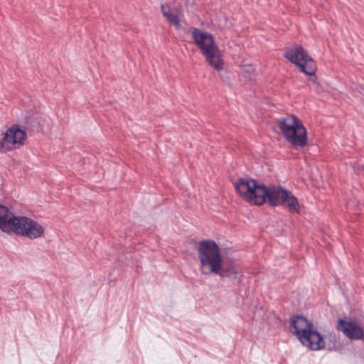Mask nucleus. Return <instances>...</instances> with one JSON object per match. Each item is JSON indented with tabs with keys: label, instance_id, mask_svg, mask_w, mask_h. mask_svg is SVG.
<instances>
[{
	"label": "nucleus",
	"instance_id": "obj_7",
	"mask_svg": "<svg viewBox=\"0 0 364 364\" xmlns=\"http://www.w3.org/2000/svg\"><path fill=\"white\" fill-rule=\"evenodd\" d=\"M26 138L25 128L18 125L11 126L2 134L0 139V152L6 154L20 149L25 144Z\"/></svg>",
	"mask_w": 364,
	"mask_h": 364
},
{
	"label": "nucleus",
	"instance_id": "obj_15",
	"mask_svg": "<svg viewBox=\"0 0 364 364\" xmlns=\"http://www.w3.org/2000/svg\"><path fill=\"white\" fill-rule=\"evenodd\" d=\"M240 68L241 74L244 78L249 81L255 80L256 76V69L253 64L247 61H243L240 64Z\"/></svg>",
	"mask_w": 364,
	"mask_h": 364
},
{
	"label": "nucleus",
	"instance_id": "obj_19",
	"mask_svg": "<svg viewBox=\"0 0 364 364\" xmlns=\"http://www.w3.org/2000/svg\"><path fill=\"white\" fill-rule=\"evenodd\" d=\"M1 183H2V178H1V176H0V185L1 184Z\"/></svg>",
	"mask_w": 364,
	"mask_h": 364
},
{
	"label": "nucleus",
	"instance_id": "obj_2",
	"mask_svg": "<svg viewBox=\"0 0 364 364\" xmlns=\"http://www.w3.org/2000/svg\"><path fill=\"white\" fill-rule=\"evenodd\" d=\"M277 125L282 137L291 147L298 149L308 144L307 130L296 115L287 114L279 118Z\"/></svg>",
	"mask_w": 364,
	"mask_h": 364
},
{
	"label": "nucleus",
	"instance_id": "obj_4",
	"mask_svg": "<svg viewBox=\"0 0 364 364\" xmlns=\"http://www.w3.org/2000/svg\"><path fill=\"white\" fill-rule=\"evenodd\" d=\"M234 187L237 193L246 202L252 205H260L264 203L266 186L252 178H240L235 181Z\"/></svg>",
	"mask_w": 364,
	"mask_h": 364
},
{
	"label": "nucleus",
	"instance_id": "obj_14",
	"mask_svg": "<svg viewBox=\"0 0 364 364\" xmlns=\"http://www.w3.org/2000/svg\"><path fill=\"white\" fill-rule=\"evenodd\" d=\"M281 205L285 206L290 212L299 213L300 205L297 198L289 191L287 190Z\"/></svg>",
	"mask_w": 364,
	"mask_h": 364
},
{
	"label": "nucleus",
	"instance_id": "obj_9",
	"mask_svg": "<svg viewBox=\"0 0 364 364\" xmlns=\"http://www.w3.org/2000/svg\"><path fill=\"white\" fill-rule=\"evenodd\" d=\"M338 328L351 340L360 339L364 336L362 328L355 322L350 320L339 319Z\"/></svg>",
	"mask_w": 364,
	"mask_h": 364
},
{
	"label": "nucleus",
	"instance_id": "obj_18",
	"mask_svg": "<svg viewBox=\"0 0 364 364\" xmlns=\"http://www.w3.org/2000/svg\"><path fill=\"white\" fill-rule=\"evenodd\" d=\"M359 92L362 95H364V86L362 85V86L360 87Z\"/></svg>",
	"mask_w": 364,
	"mask_h": 364
},
{
	"label": "nucleus",
	"instance_id": "obj_11",
	"mask_svg": "<svg viewBox=\"0 0 364 364\" xmlns=\"http://www.w3.org/2000/svg\"><path fill=\"white\" fill-rule=\"evenodd\" d=\"M287 190L281 187L266 186L267 194L264 196V203L268 202L272 206L281 205Z\"/></svg>",
	"mask_w": 364,
	"mask_h": 364
},
{
	"label": "nucleus",
	"instance_id": "obj_6",
	"mask_svg": "<svg viewBox=\"0 0 364 364\" xmlns=\"http://www.w3.org/2000/svg\"><path fill=\"white\" fill-rule=\"evenodd\" d=\"M12 233L31 240H38L45 237L46 227L43 223L31 218L18 215Z\"/></svg>",
	"mask_w": 364,
	"mask_h": 364
},
{
	"label": "nucleus",
	"instance_id": "obj_3",
	"mask_svg": "<svg viewBox=\"0 0 364 364\" xmlns=\"http://www.w3.org/2000/svg\"><path fill=\"white\" fill-rule=\"evenodd\" d=\"M291 331L304 346L311 350H317L324 347V341L321 335L303 316H296L292 318Z\"/></svg>",
	"mask_w": 364,
	"mask_h": 364
},
{
	"label": "nucleus",
	"instance_id": "obj_13",
	"mask_svg": "<svg viewBox=\"0 0 364 364\" xmlns=\"http://www.w3.org/2000/svg\"><path fill=\"white\" fill-rule=\"evenodd\" d=\"M161 11L169 23L173 25L176 28H181V12L177 6L171 7L168 5H162Z\"/></svg>",
	"mask_w": 364,
	"mask_h": 364
},
{
	"label": "nucleus",
	"instance_id": "obj_12",
	"mask_svg": "<svg viewBox=\"0 0 364 364\" xmlns=\"http://www.w3.org/2000/svg\"><path fill=\"white\" fill-rule=\"evenodd\" d=\"M208 65L217 71H221L225 68V62L219 47L203 55Z\"/></svg>",
	"mask_w": 364,
	"mask_h": 364
},
{
	"label": "nucleus",
	"instance_id": "obj_17",
	"mask_svg": "<svg viewBox=\"0 0 364 364\" xmlns=\"http://www.w3.org/2000/svg\"><path fill=\"white\" fill-rule=\"evenodd\" d=\"M37 119H38V123L41 127L44 126L47 122L46 119L43 117H39Z\"/></svg>",
	"mask_w": 364,
	"mask_h": 364
},
{
	"label": "nucleus",
	"instance_id": "obj_5",
	"mask_svg": "<svg viewBox=\"0 0 364 364\" xmlns=\"http://www.w3.org/2000/svg\"><path fill=\"white\" fill-rule=\"evenodd\" d=\"M284 56L306 75L312 76L316 73V62L303 46L295 45L288 48Z\"/></svg>",
	"mask_w": 364,
	"mask_h": 364
},
{
	"label": "nucleus",
	"instance_id": "obj_8",
	"mask_svg": "<svg viewBox=\"0 0 364 364\" xmlns=\"http://www.w3.org/2000/svg\"><path fill=\"white\" fill-rule=\"evenodd\" d=\"M191 34L194 43L203 55L218 47L214 36L202 28H193Z\"/></svg>",
	"mask_w": 364,
	"mask_h": 364
},
{
	"label": "nucleus",
	"instance_id": "obj_16",
	"mask_svg": "<svg viewBox=\"0 0 364 364\" xmlns=\"http://www.w3.org/2000/svg\"><path fill=\"white\" fill-rule=\"evenodd\" d=\"M213 23L219 28H223L228 25V17L225 13L219 12L215 15Z\"/></svg>",
	"mask_w": 364,
	"mask_h": 364
},
{
	"label": "nucleus",
	"instance_id": "obj_10",
	"mask_svg": "<svg viewBox=\"0 0 364 364\" xmlns=\"http://www.w3.org/2000/svg\"><path fill=\"white\" fill-rule=\"evenodd\" d=\"M18 215H16L6 206L0 204V230L11 234Z\"/></svg>",
	"mask_w": 364,
	"mask_h": 364
},
{
	"label": "nucleus",
	"instance_id": "obj_1",
	"mask_svg": "<svg viewBox=\"0 0 364 364\" xmlns=\"http://www.w3.org/2000/svg\"><path fill=\"white\" fill-rule=\"evenodd\" d=\"M197 251L203 274H217L231 280L240 279V267L233 262H223L219 246L213 240L200 242Z\"/></svg>",
	"mask_w": 364,
	"mask_h": 364
}]
</instances>
